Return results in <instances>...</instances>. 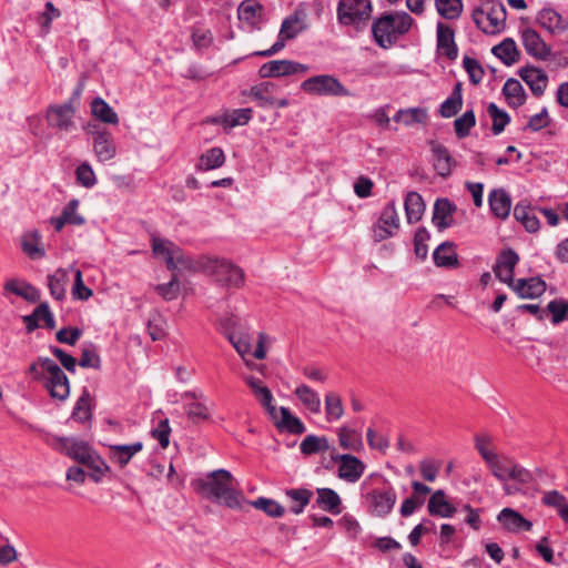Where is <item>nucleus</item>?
<instances>
[{
  "mask_svg": "<svg viewBox=\"0 0 568 568\" xmlns=\"http://www.w3.org/2000/svg\"><path fill=\"white\" fill-rule=\"evenodd\" d=\"M536 210L538 209L531 206L527 201H520L514 207V217L530 233L537 232L540 227Z\"/></svg>",
  "mask_w": 568,
  "mask_h": 568,
  "instance_id": "28",
  "label": "nucleus"
},
{
  "mask_svg": "<svg viewBox=\"0 0 568 568\" xmlns=\"http://www.w3.org/2000/svg\"><path fill=\"white\" fill-rule=\"evenodd\" d=\"M68 282L69 271L65 268H58L48 275V287L54 300L62 301L65 297V285Z\"/></svg>",
  "mask_w": 568,
  "mask_h": 568,
  "instance_id": "39",
  "label": "nucleus"
},
{
  "mask_svg": "<svg viewBox=\"0 0 568 568\" xmlns=\"http://www.w3.org/2000/svg\"><path fill=\"white\" fill-rule=\"evenodd\" d=\"M60 442L62 445V450L69 457L82 465H87V463L92 459V456L95 454L90 445L83 440L74 438H61Z\"/></svg>",
  "mask_w": 568,
  "mask_h": 568,
  "instance_id": "23",
  "label": "nucleus"
},
{
  "mask_svg": "<svg viewBox=\"0 0 568 568\" xmlns=\"http://www.w3.org/2000/svg\"><path fill=\"white\" fill-rule=\"evenodd\" d=\"M278 85L271 81L257 83L250 89V97L257 102L260 108H268Z\"/></svg>",
  "mask_w": 568,
  "mask_h": 568,
  "instance_id": "42",
  "label": "nucleus"
},
{
  "mask_svg": "<svg viewBox=\"0 0 568 568\" xmlns=\"http://www.w3.org/2000/svg\"><path fill=\"white\" fill-rule=\"evenodd\" d=\"M79 365L83 368H101V358L93 344H89L82 348Z\"/></svg>",
  "mask_w": 568,
  "mask_h": 568,
  "instance_id": "60",
  "label": "nucleus"
},
{
  "mask_svg": "<svg viewBox=\"0 0 568 568\" xmlns=\"http://www.w3.org/2000/svg\"><path fill=\"white\" fill-rule=\"evenodd\" d=\"M280 412L282 418L281 420L275 422V426L278 429L286 430L290 434L295 435H301L306 430L302 420L298 417L293 416L288 408L282 406L280 407Z\"/></svg>",
  "mask_w": 568,
  "mask_h": 568,
  "instance_id": "45",
  "label": "nucleus"
},
{
  "mask_svg": "<svg viewBox=\"0 0 568 568\" xmlns=\"http://www.w3.org/2000/svg\"><path fill=\"white\" fill-rule=\"evenodd\" d=\"M436 53L454 61L458 57V47L455 42V31L448 24L438 21L436 26Z\"/></svg>",
  "mask_w": 568,
  "mask_h": 568,
  "instance_id": "13",
  "label": "nucleus"
},
{
  "mask_svg": "<svg viewBox=\"0 0 568 568\" xmlns=\"http://www.w3.org/2000/svg\"><path fill=\"white\" fill-rule=\"evenodd\" d=\"M361 497L371 514L378 517L388 515L396 503L394 488L381 476H369L361 484Z\"/></svg>",
  "mask_w": 568,
  "mask_h": 568,
  "instance_id": "4",
  "label": "nucleus"
},
{
  "mask_svg": "<svg viewBox=\"0 0 568 568\" xmlns=\"http://www.w3.org/2000/svg\"><path fill=\"white\" fill-rule=\"evenodd\" d=\"M338 442L346 450L359 452L363 448L362 434L345 426L338 429Z\"/></svg>",
  "mask_w": 568,
  "mask_h": 568,
  "instance_id": "47",
  "label": "nucleus"
},
{
  "mask_svg": "<svg viewBox=\"0 0 568 568\" xmlns=\"http://www.w3.org/2000/svg\"><path fill=\"white\" fill-rule=\"evenodd\" d=\"M519 75L536 97L544 94L548 84V75L542 69L525 67L520 69Z\"/></svg>",
  "mask_w": 568,
  "mask_h": 568,
  "instance_id": "25",
  "label": "nucleus"
},
{
  "mask_svg": "<svg viewBox=\"0 0 568 568\" xmlns=\"http://www.w3.org/2000/svg\"><path fill=\"white\" fill-rule=\"evenodd\" d=\"M286 496L294 501V505L291 506L290 510L293 514L303 513L304 508L310 504L313 491L306 488H292L286 490Z\"/></svg>",
  "mask_w": 568,
  "mask_h": 568,
  "instance_id": "54",
  "label": "nucleus"
},
{
  "mask_svg": "<svg viewBox=\"0 0 568 568\" xmlns=\"http://www.w3.org/2000/svg\"><path fill=\"white\" fill-rule=\"evenodd\" d=\"M187 418L193 423L207 420L210 418L209 408L200 402H192L184 406Z\"/></svg>",
  "mask_w": 568,
  "mask_h": 568,
  "instance_id": "62",
  "label": "nucleus"
},
{
  "mask_svg": "<svg viewBox=\"0 0 568 568\" xmlns=\"http://www.w3.org/2000/svg\"><path fill=\"white\" fill-rule=\"evenodd\" d=\"M394 121L402 122L405 125H413L415 123H422L426 119V111L422 108H409L406 110H399L394 115Z\"/></svg>",
  "mask_w": 568,
  "mask_h": 568,
  "instance_id": "57",
  "label": "nucleus"
},
{
  "mask_svg": "<svg viewBox=\"0 0 568 568\" xmlns=\"http://www.w3.org/2000/svg\"><path fill=\"white\" fill-rule=\"evenodd\" d=\"M201 267L204 273L212 276L222 287L237 290L244 285L245 273L242 267L226 258L206 257Z\"/></svg>",
  "mask_w": 568,
  "mask_h": 568,
  "instance_id": "6",
  "label": "nucleus"
},
{
  "mask_svg": "<svg viewBox=\"0 0 568 568\" xmlns=\"http://www.w3.org/2000/svg\"><path fill=\"white\" fill-rule=\"evenodd\" d=\"M245 383L252 389L254 396L258 399L261 405H268L270 402H273V395L268 387L262 384L260 379L256 377L248 375L244 377Z\"/></svg>",
  "mask_w": 568,
  "mask_h": 568,
  "instance_id": "56",
  "label": "nucleus"
},
{
  "mask_svg": "<svg viewBox=\"0 0 568 568\" xmlns=\"http://www.w3.org/2000/svg\"><path fill=\"white\" fill-rule=\"evenodd\" d=\"M497 519L505 529L514 532L529 531L532 527L529 520L511 508H504L498 514Z\"/></svg>",
  "mask_w": 568,
  "mask_h": 568,
  "instance_id": "29",
  "label": "nucleus"
},
{
  "mask_svg": "<svg viewBox=\"0 0 568 568\" xmlns=\"http://www.w3.org/2000/svg\"><path fill=\"white\" fill-rule=\"evenodd\" d=\"M412 24V18L406 12L384 13L372 24L375 42L381 48H388L397 41L398 36L406 33Z\"/></svg>",
  "mask_w": 568,
  "mask_h": 568,
  "instance_id": "5",
  "label": "nucleus"
},
{
  "mask_svg": "<svg viewBox=\"0 0 568 568\" xmlns=\"http://www.w3.org/2000/svg\"><path fill=\"white\" fill-rule=\"evenodd\" d=\"M85 466L91 469L89 476L95 483H99L105 471L110 470V467L97 453L92 456V459H90Z\"/></svg>",
  "mask_w": 568,
  "mask_h": 568,
  "instance_id": "63",
  "label": "nucleus"
},
{
  "mask_svg": "<svg viewBox=\"0 0 568 568\" xmlns=\"http://www.w3.org/2000/svg\"><path fill=\"white\" fill-rule=\"evenodd\" d=\"M372 11L371 0H339L336 17L341 26L362 31L367 27Z\"/></svg>",
  "mask_w": 568,
  "mask_h": 568,
  "instance_id": "7",
  "label": "nucleus"
},
{
  "mask_svg": "<svg viewBox=\"0 0 568 568\" xmlns=\"http://www.w3.org/2000/svg\"><path fill=\"white\" fill-rule=\"evenodd\" d=\"M463 67L471 83L478 84L481 82L484 78V69L476 59L465 55L463 59Z\"/></svg>",
  "mask_w": 568,
  "mask_h": 568,
  "instance_id": "61",
  "label": "nucleus"
},
{
  "mask_svg": "<svg viewBox=\"0 0 568 568\" xmlns=\"http://www.w3.org/2000/svg\"><path fill=\"white\" fill-rule=\"evenodd\" d=\"M252 114L253 110L251 108L229 110L221 116V123L225 128L245 125L251 121Z\"/></svg>",
  "mask_w": 568,
  "mask_h": 568,
  "instance_id": "46",
  "label": "nucleus"
},
{
  "mask_svg": "<svg viewBox=\"0 0 568 568\" xmlns=\"http://www.w3.org/2000/svg\"><path fill=\"white\" fill-rule=\"evenodd\" d=\"M316 505L333 515L341 514V497L332 488H317L316 489Z\"/></svg>",
  "mask_w": 568,
  "mask_h": 568,
  "instance_id": "34",
  "label": "nucleus"
},
{
  "mask_svg": "<svg viewBox=\"0 0 568 568\" xmlns=\"http://www.w3.org/2000/svg\"><path fill=\"white\" fill-rule=\"evenodd\" d=\"M539 26L550 33H562L568 29V20L554 8H542L537 14Z\"/></svg>",
  "mask_w": 568,
  "mask_h": 568,
  "instance_id": "24",
  "label": "nucleus"
},
{
  "mask_svg": "<svg viewBox=\"0 0 568 568\" xmlns=\"http://www.w3.org/2000/svg\"><path fill=\"white\" fill-rule=\"evenodd\" d=\"M4 291L24 298L28 302L36 303L40 300L41 293L38 288L28 282L19 280H9L4 284Z\"/></svg>",
  "mask_w": 568,
  "mask_h": 568,
  "instance_id": "31",
  "label": "nucleus"
},
{
  "mask_svg": "<svg viewBox=\"0 0 568 568\" xmlns=\"http://www.w3.org/2000/svg\"><path fill=\"white\" fill-rule=\"evenodd\" d=\"M92 115L106 124H119L118 113L100 97L94 98L90 104Z\"/></svg>",
  "mask_w": 568,
  "mask_h": 568,
  "instance_id": "40",
  "label": "nucleus"
},
{
  "mask_svg": "<svg viewBox=\"0 0 568 568\" xmlns=\"http://www.w3.org/2000/svg\"><path fill=\"white\" fill-rule=\"evenodd\" d=\"M491 52L506 65L515 64L518 62L520 57L516 42L511 38H506L499 44L493 47Z\"/></svg>",
  "mask_w": 568,
  "mask_h": 568,
  "instance_id": "37",
  "label": "nucleus"
},
{
  "mask_svg": "<svg viewBox=\"0 0 568 568\" xmlns=\"http://www.w3.org/2000/svg\"><path fill=\"white\" fill-rule=\"evenodd\" d=\"M457 210L455 203L449 199H437L434 203L432 223L439 231L443 232L454 225V214Z\"/></svg>",
  "mask_w": 568,
  "mask_h": 568,
  "instance_id": "19",
  "label": "nucleus"
},
{
  "mask_svg": "<svg viewBox=\"0 0 568 568\" xmlns=\"http://www.w3.org/2000/svg\"><path fill=\"white\" fill-rule=\"evenodd\" d=\"M27 374L33 382L41 383L53 399L63 402L69 397V378L52 358L39 356L30 364Z\"/></svg>",
  "mask_w": 568,
  "mask_h": 568,
  "instance_id": "2",
  "label": "nucleus"
},
{
  "mask_svg": "<svg viewBox=\"0 0 568 568\" xmlns=\"http://www.w3.org/2000/svg\"><path fill=\"white\" fill-rule=\"evenodd\" d=\"M110 459L118 464L120 468L125 467L132 457L143 449L142 442H135L130 445H110Z\"/></svg>",
  "mask_w": 568,
  "mask_h": 568,
  "instance_id": "30",
  "label": "nucleus"
},
{
  "mask_svg": "<svg viewBox=\"0 0 568 568\" xmlns=\"http://www.w3.org/2000/svg\"><path fill=\"white\" fill-rule=\"evenodd\" d=\"M301 89L318 97H351V91L334 75L318 74L307 78L301 83Z\"/></svg>",
  "mask_w": 568,
  "mask_h": 568,
  "instance_id": "9",
  "label": "nucleus"
},
{
  "mask_svg": "<svg viewBox=\"0 0 568 568\" xmlns=\"http://www.w3.org/2000/svg\"><path fill=\"white\" fill-rule=\"evenodd\" d=\"M92 396L87 387L83 388L80 397L78 398L71 417L79 423H85L92 418Z\"/></svg>",
  "mask_w": 568,
  "mask_h": 568,
  "instance_id": "41",
  "label": "nucleus"
},
{
  "mask_svg": "<svg viewBox=\"0 0 568 568\" xmlns=\"http://www.w3.org/2000/svg\"><path fill=\"white\" fill-rule=\"evenodd\" d=\"M399 229V217L394 202L387 203L373 226V239L375 242H382L396 234Z\"/></svg>",
  "mask_w": 568,
  "mask_h": 568,
  "instance_id": "10",
  "label": "nucleus"
},
{
  "mask_svg": "<svg viewBox=\"0 0 568 568\" xmlns=\"http://www.w3.org/2000/svg\"><path fill=\"white\" fill-rule=\"evenodd\" d=\"M263 9V6L257 0H244L237 9L239 19L254 24L261 17Z\"/></svg>",
  "mask_w": 568,
  "mask_h": 568,
  "instance_id": "51",
  "label": "nucleus"
},
{
  "mask_svg": "<svg viewBox=\"0 0 568 568\" xmlns=\"http://www.w3.org/2000/svg\"><path fill=\"white\" fill-rule=\"evenodd\" d=\"M488 204L493 215L506 220L511 211V199L504 189L491 190L488 194Z\"/></svg>",
  "mask_w": 568,
  "mask_h": 568,
  "instance_id": "26",
  "label": "nucleus"
},
{
  "mask_svg": "<svg viewBox=\"0 0 568 568\" xmlns=\"http://www.w3.org/2000/svg\"><path fill=\"white\" fill-rule=\"evenodd\" d=\"M432 152L434 155V169L437 174L442 178L450 175L455 166V161L449 151L440 144H435L432 148Z\"/></svg>",
  "mask_w": 568,
  "mask_h": 568,
  "instance_id": "32",
  "label": "nucleus"
},
{
  "mask_svg": "<svg viewBox=\"0 0 568 568\" xmlns=\"http://www.w3.org/2000/svg\"><path fill=\"white\" fill-rule=\"evenodd\" d=\"M520 298H537L546 291V283L540 277L518 278L509 286Z\"/></svg>",
  "mask_w": 568,
  "mask_h": 568,
  "instance_id": "22",
  "label": "nucleus"
},
{
  "mask_svg": "<svg viewBox=\"0 0 568 568\" xmlns=\"http://www.w3.org/2000/svg\"><path fill=\"white\" fill-rule=\"evenodd\" d=\"M251 505L254 508L264 511L267 516L272 518L282 517L285 513V508L281 504H278L274 499L266 497H258L257 499L251 501Z\"/></svg>",
  "mask_w": 568,
  "mask_h": 568,
  "instance_id": "55",
  "label": "nucleus"
},
{
  "mask_svg": "<svg viewBox=\"0 0 568 568\" xmlns=\"http://www.w3.org/2000/svg\"><path fill=\"white\" fill-rule=\"evenodd\" d=\"M436 12L445 20H457L463 13L462 0H434Z\"/></svg>",
  "mask_w": 568,
  "mask_h": 568,
  "instance_id": "44",
  "label": "nucleus"
},
{
  "mask_svg": "<svg viewBox=\"0 0 568 568\" xmlns=\"http://www.w3.org/2000/svg\"><path fill=\"white\" fill-rule=\"evenodd\" d=\"M487 113L491 119V131L495 135H499L510 122L509 114L497 106L496 103L490 102L487 105Z\"/></svg>",
  "mask_w": 568,
  "mask_h": 568,
  "instance_id": "52",
  "label": "nucleus"
},
{
  "mask_svg": "<svg viewBox=\"0 0 568 568\" xmlns=\"http://www.w3.org/2000/svg\"><path fill=\"white\" fill-rule=\"evenodd\" d=\"M74 113L75 110L70 102L51 105L47 112L48 124L51 128L70 132L74 128Z\"/></svg>",
  "mask_w": 568,
  "mask_h": 568,
  "instance_id": "15",
  "label": "nucleus"
},
{
  "mask_svg": "<svg viewBox=\"0 0 568 568\" xmlns=\"http://www.w3.org/2000/svg\"><path fill=\"white\" fill-rule=\"evenodd\" d=\"M306 64L292 60H272L262 64L258 69V75L265 78H280L291 74H305L308 72Z\"/></svg>",
  "mask_w": 568,
  "mask_h": 568,
  "instance_id": "12",
  "label": "nucleus"
},
{
  "mask_svg": "<svg viewBox=\"0 0 568 568\" xmlns=\"http://www.w3.org/2000/svg\"><path fill=\"white\" fill-rule=\"evenodd\" d=\"M334 462H338V478L347 483H356L365 471V464L354 455L337 454L332 455Z\"/></svg>",
  "mask_w": 568,
  "mask_h": 568,
  "instance_id": "14",
  "label": "nucleus"
},
{
  "mask_svg": "<svg viewBox=\"0 0 568 568\" xmlns=\"http://www.w3.org/2000/svg\"><path fill=\"white\" fill-rule=\"evenodd\" d=\"M507 11L501 2H488L473 10L471 19L486 34H497L505 29Z\"/></svg>",
  "mask_w": 568,
  "mask_h": 568,
  "instance_id": "8",
  "label": "nucleus"
},
{
  "mask_svg": "<svg viewBox=\"0 0 568 568\" xmlns=\"http://www.w3.org/2000/svg\"><path fill=\"white\" fill-rule=\"evenodd\" d=\"M301 453L310 456L318 453H325L329 449V444L326 437L316 435H307L300 445Z\"/></svg>",
  "mask_w": 568,
  "mask_h": 568,
  "instance_id": "53",
  "label": "nucleus"
},
{
  "mask_svg": "<svg viewBox=\"0 0 568 568\" xmlns=\"http://www.w3.org/2000/svg\"><path fill=\"white\" fill-rule=\"evenodd\" d=\"M236 480L226 469H216L192 481L194 490L202 497L232 509L241 507L243 494L236 488Z\"/></svg>",
  "mask_w": 568,
  "mask_h": 568,
  "instance_id": "1",
  "label": "nucleus"
},
{
  "mask_svg": "<svg viewBox=\"0 0 568 568\" xmlns=\"http://www.w3.org/2000/svg\"><path fill=\"white\" fill-rule=\"evenodd\" d=\"M476 124V116L473 110L466 111L454 121L455 133L459 139L469 135L471 128Z\"/></svg>",
  "mask_w": 568,
  "mask_h": 568,
  "instance_id": "58",
  "label": "nucleus"
},
{
  "mask_svg": "<svg viewBox=\"0 0 568 568\" xmlns=\"http://www.w3.org/2000/svg\"><path fill=\"white\" fill-rule=\"evenodd\" d=\"M294 394L311 413H321L322 403L320 395L310 386L301 384L295 388Z\"/></svg>",
  "mask_w": 568,
  "mask_h": 568,
  "instance_id": "43",
  "label": "nucleus"
},
{
  "mask_svg": "<svg viewBox=\"0 0 568 568\" xmlns=\"http://www.w3.org/2000/svg\"><path fill=\"white\" fill-rule=\"evenodd\" d=\"M225 162V155L221 148H211L202 154L196 165L197 170L210 171L221 168Z\"/></svg>",
  "mask_w": 568,
  "mask_h": 568,
  "instance_id": "48",
  "label": "nucleus"
},
{
  "mask_svg": "<svg viewBox=\"0 0 568 568\" xmlns=\"http://www.w3.org/2000/svg\"><path fill=\"white\" fill-rule=\"evenodd\" d=\"M463 105L460 84L457 83L452 94L440 104L439 113L443 118H452L458 113Z\"/></svg>",
  "mask_w": 568,
  "mask_h": 568,
  "instance_id": "49",
  "label": "nucleus"
},
{
  "mask_svg": "<svg viewBox=\"0 0 568 568\" xmlns=\"http://www.w3.org/2000/svg\"><path fill=\"white\" fill-rule=\"evenodd\" d=\"M93 151L100 162L112 160L116 154V146L111 132L101 126H94Z\"/></svg>",
  "mask_w": 568,
  "mask_h": 568,
  "instance_id": "16",
  "label": "nucleus"
},
{
  "mask_svg": "<svg viewBox=\"0 0 568 568\" xmlns=\"http://www.w3.org/2000/svg\"><path fill=\"white\" fill-rule=\"evenodd\" d=\"M486 466L490 474L503 484V490L508 496L520 493V486L529 485L534 480V475L529 469L507 455L496 453L486 463Z\"/></svg>",
  "mask_w": 568,
  "mask_h": 568,
  "instance_id": "3",
  "label": "nucleus"
},
{
  "mask_svg": "<svg viewBox=\"0 0 568 568\" xmlns=\"http://www.w3.org/2000/svg\"><path fill=\"white\" fill-rule=\"evenodd\" d=\"M406 219L409 224L422 220L426 204L423 196L417 192H408L405 202Z\"/></svg>",
  "mask_w": 568,
  "mask_h": 568,
  "instance_id": "36",
  "label": "nucleus"
},
{
  "mask_svg": "<svg viewBox=\"0 0 568 568\" xmlns=\"http://www.w3.org/2000/svg\"><path fill=\"white\" fill-rule=\"evenodd\" d=\"M521 40L529 55L538 60H547L549 58L551 50L536 30L531 28L524 29L521 31Z\"/></svg>",
  "mask_w": 568,
  "mask_h": 568,
  "instance_id": "20",
  "label": "nucleus"
},
{
  "mask_svg": "<svg viewBox=\"0 0 568 568\" xmlns=\"http://www.w3.org/2000/svg\"><path fill=\"white\" fill-rule=\"evenodd\" d=\"M503 94L510 108H519L526 102V92L521 83L514 78L508 79L503 87Z\"/></svg>",
  "mask_w": 568,
  "mask_h": 568,
  "instance_id": "35",
  "label": "nucleus"
},
{
  "mask_svg": "<svg viewBox=\"0 0 568 568\" xmlns=\"http://www.w3.org/2000/svg\"><path fill=\"white\" fill-rule=\"evenodd\" d=\"M152 250L155 255L165 258L166 267L170 271L176 270L179 264L186 265L180 247L168 240L153 236Z\"/></svg>",
  "mask_w": 568,
  "mask_h": 568,
  "instance_id": "18",
  "label": "nucleus"
},
{
  "mask_svg": "<svg viewBox=\"0 0 568 568\" xmlns=\"http://www.w3.org/2000/svg\"><path fill=\"white\" fill-rule=\"evenodd\" d=\"M327 422H335L343 417L344 406L341 396L335 392H327L324 399Z\"/></svg>",
  "mask_w": 568,
  "mask_h": 568,
  "instance_id": "50",
  "label": "nucleus"
},
{
  "mask_svg": "<svg viewBox=\"0 0 568 568\" xmlns=\"http://www.w3.org/2000/svg\"><path fill=\"white\" fill-rule=\"evenodd\" d=\"M474 445L485 464L497 453L494 448L490 436L480 434L475 436Z\"/></svg>",
  "mask_w": 568,
  "mask_h": 568,
  "instance_id": "59",
  "label": "nucleus"
},
{
  "mask_svg": "<svg viewBox=\"0 0 568 568\" xmlns=\"http://www.w3.org/2000/svg\"><path fill=\"white\" fill-rule=\"evenodd\" d=\"M541 504L556 509L561 520L568 524V500L560 491H545L541 497Z\"/></svg>",
  "mask_w": 568,
  "mask_h": 568,
  "instance_id": "38",
  "label": "nucleus"
},
{
  "mask_svg": "<svg viewBox=\"0 0 568 568\" xmlns=\"http://www.w3.org/2000/svg\"><path fill=\"white\" fill-rule=\"evenodd\" d=\"M519 262L518 254L511 248H505L499 252L494 266L496 277L507 284L513 285L515 266Z\"/></svg>",
  "mask_w": 568,
  "mask_h": 568,
  "instance_id": "17",
  "label": "nucleus"
},
{
  "mask_svg": "<svg viewBox=\"0 0 568 568\" xmlns=\"http://www.w3.org/2000/svg\"><path fill=\"white\" fill-rule=\"evenodd\" d=\"M433 260L436 266L444 268H456L459 265L456 244L445 241L433 252Z\"/></svg>",
  "mask_w": 568,
  "mask_h": 568,
  "instance_id": "27",
  "label": "nucleus"
},
{
  "mask_svg": "<svg viewBox=\"0 0 568 568\" xmlns=\"http://www.w3.org/2000/svg\"><path fill=\"white\" fill-rule=\"evenodd\" d=\"M305 12L297 9L283 20L277 36V41H282L283 48L285 47V42L287 40L296 38L302 31L305 30Z\"/></svg>",
  "mask_w": 568,
  "mask_h": 568,
  "instance_id": "21",
  "label": "nucleus"
},
{
  "mask_svg": "<svg viewBox=\"0 0 568 568\" xmlns=\"http://www.w3.org/2000/svg\"><path fill=\"white\" fill-rule=\"evenodd\" d=\"M457 513L456 499L444 489L428 488V515L439 518H453Z\"/></svg>",
  "mask_w": 568,
  "mask_h": 568,
  "instance_id": "11",
  "label": "nucleus"
},
{
  "mask_svg": "<svg viewBox=\"0 0 568 568\" xmlns=\"http://www.w3.org/2000/svg\"><path fill=\"white\" fill-rule=\"evenodd\" d=\"M21 246L22 251L32 260H39L45 255L41 235L37 230L26 232L22 235Z\"/></svg>",
  "mask_w": 568,
  "mask_h": 568,
  "instance_id": "33",
  "label": "nucleus"
},
{
  "mask_svg": "<svg viewBox=\"0 0 568 568\" xmlns=\"http://www.w3.org/2000/svg\"><path fill=\"white\" fill-rule=\"evenodd\" d=\"M547 310L551 314V322L554 324L561 323L568 313V301L567 300H554L547 305Z\"/></svg>",
  "mask_w": 568,
  "mask_h": 568,
  "instance_id": "64",
  "label": "nucleus"
}]
</instances>
